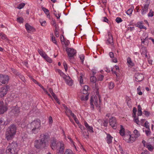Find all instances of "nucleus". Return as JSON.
<instances>
[{
	"instance_id": "1",
	"label": "nucleus",
	"mask_w": 154,
	"mask_h": 154,
	"mask_svg": "<svg viewBox=\"0 0 154 154\" xmlns=\"http://www.w3.org/2000/svg\"><path fill=\"white\" fill-rule=\"evenodd\" d=\"M41 122L39 119H36L28 124L26 127L27 131L30 134L38 133L41 129Z\"/></svg>"
},
{
	"instance_id": "2",
	"label": "nucleus",
	"mask_w": 154,
	"mask_h": 154,
	"mask_svg": "<svg viewBox=\"0 0 154 154\" xmlns=\"http://www.w3.org/2000/svg\"><path fill=\"white\" fill-rule=\"evenodd\" d=\"M17 127L15 125H11L8 128L5 133L6 138L8 140L12 139L15 134Z\"/></svg>"
},
{
	"instance_id": "3",
	"label": "nucleus",
	"mask_w": 154,
	"mask_h": 154,
	"mask_svg": "<svg viewBox=\"0 0 154 154\" xmlns=\"http://www.w3.org/2000/svg\"><path fill=\"white\" fill-rule=\"evenodd\" d=\"M16 146H17V144L13 143L9 144L7 148L6 154H18Z\"/></svg>"
},
{
	"instance_id": "4",
	"label": "nucleus",
	"mask_w": 154,
	"mask_h": 154,
	"mask_svg": "<svg viewBox=\"0 0 154 154\" xmlns=\"http://www.w3.org/2000/svg\"><path fill=\"white\" fill-rule=\"evenodd\" d=\"M98 98L99 99V101L97 100V98L96 97H94V100L93 99V97H91L90 100V104L91 106L93 108H94V105L93 104V101L94 102V103L96 106L97 107H100V98L99 95H98Z\"/></svg>"
},
{
	"instance_id": "5",
	"label": "nucleus",
	"mask_w": 154,
	"mask_h": 154,
	"mask_svg": "<svg viewBox=\"0 0 154 154\" xmlns=\"http://www.w3.org/2000/svg\"><path fill=\"white\" fill-rule=\"evenodd\" d=\"M35 146L37 149L46 148L48 146L47 144H45L40 140H36L35 141Z\"/></svg>"
},
{
	"instance_id": "6",
	"label": "nucleus",
	"mask_w": 154,
	"mask_h": 154,
	"mask_svg": "<svg viewBox=\"0 0 154 154\" xmlns=\"http://www.w3.org/2000/svg\"><path fill=\"white\" fill-rule=\"evenodd\" d=\"M66 51L70 59L73 57L76 53V51L74 49L66 47Z\"/></svg>"
},
{
	"instance_id": "7",
	"label": "nucleus",
	"mask_w": 154,
	"mask_h": 154,
	"mask_svg": "<svg viewBox=\"0 0 154 154\" xmlns=\"http://www.w3.org/2000/svg\"><path fill=\"white\" fill-rule=\"evenodd\" d=\"M64 148V143L62 141L57 142V146L55 149L57 151V152L63 153Z\"/></svg>"
},
{
	"instance_id": "8",
	"label": "nucleus",
	"mask_w": 154,
	"mask_h": 154,
	"mask_svg": "<svg viewBox=\"0 0 154 154\" xmlns=\"http://www.w3.org/2000/svg\"><path fill=\"white\" fill-rule=\"evenodd\" d=\"M8 80L9 78L8 75L0 74V85L8 83Z\"/></svg>"
},
{
	"instance_id": "9",
	"label": "nucleus",
	"mask_w": 154,
	"mask_h": 154,
	"mask_svg": "<svg viewBox=\"0 0 154 154\" xmlns=\"http://www.w3.org/2000/svg\"><path fill=\"white\" fill-rule=\"evenodd\" d=\"M9 88L8 86H6L0 89V97H3L7 94Z\"/></svg>"
},
{
	"instance_id": "10",
	"label": "nucleus",
	"mask_w": 154,
	"mask_h": 154,
	"mask_svg": "<svg viewBox=\"0 0 154 154\" xmlns=\"http://www.w3.org/2000/svg\"><path fill=\"white\" fill-rule=\"evenodd\" d=\"M49 136L48 134H41L40 136V140L43 143L47 144L46 143L48 141Z\"/></svg>"
},
{
	"instance_id": "11",
	"label": "nucleus",
	"mask_w": 154,
	"mask_h": 154,
	"mask_svg": "<svg viewBox=\"0 0 154 154\" xmlns=\"http://www.w3.org/2000/svg\"><path fill=\"white\" fill-rule=\"evenodd\" d=\"M110 125L114 129H116L117 127L116 120L115 117H112L109 119V121Z\"/></svg>"
},
{
	"instance_id": "12",
	"label": "nucleus",
	"mask_w": 154,
	"mask_h": 154,
	"mask_svg": "<svg viewBox=\"0 0 154 154\" xmlns=\"http://www.w3.org/2000/svg\"><path fill=\"white\" fill-rule=\"evenodd\" d=\"M135 80L137 82L142 81L144 77V75L142 74L136 73L134 75Z\"/></svg>"
},
{
	"instance_id": "13",
	"label": "nucleus",
	"mask_w": 154,
	"mask_h": 154,
	"mask_svg": "<svg viewBox=\"0 0 154 154\" xmlns=\"http://www.w3.org/2000/svg\"><path fill=\"white\" fill-rule=\"evenodd\" d=\"M11 112L15 116L18 115L20 113L19 108L17 106L13 107Z\"/></svg>"
},
{
	"instance_id": "14",
	"label": "nucleus",
	"mask_w": 154,
	"mask_h": 154,
	"mask_svg": "<svg viewBox=\"0 0 154 154\" xmlns=\"http://www.w3.org/2000/svg\"><path fill=\"white\" fill-rule=\"evenodd\" d=\"M51 149L53 150H55L57 146V142L56 140L53 137L51 141Z\"/></svg>"
},
{
	"instance_id": "15",
	"label": "nucleus",
	"mask_w": 154,
	"mask_h": 154,
	"mask_svg": "<svg viewBox=\"0 0 154 154\" xmlns=\"http://www.w3.org/2000/svg\"><path fill=\"white\" fill-rule=\"evenodd\" d=\"M108 39L106 43L107 44H110L111 45H113V40L112 35L110 32H108Z\"/></svg>"
},
{
	"instance_id": "16",
	"label": "nucleus",
	"mask_w": 154,
	"mask_h": 154,
	"mask_svg": "<svg viewBox=\"0 0 154 154\" xmlns=\"http://www.w3.org/2000/svg\"><path fill=\"white\" fill-rule=\"evenodd\" d=\"M25 26L26 29L28 32L30 33L35 31V29L33 27L28 23H26L25 25Z\"/></svg>"
},
{
	"instance_id": "17",
	"label": "nucleus",
	"mask_w": 154,
	"mask_h": 154,
	"mask_svg": "<svg viewBox=\"0 0 154 154\" xmlns=\"http://www.w3.org/2000/svg\"><path fill=\"white\" fill-rule=\"evenodd\" d=\"M149 5V4H146L144 5L143 7H142V10L141 13L143 15L146 14L148 12Z\"/></svg>"
},
{
	"instance_id": "18",
	"label": "nucleus",
	"mask_w": 154,
	"mask_h": 154,
	"mask_svg": "<svg viewBox=\"0 0 154 154\" xmlns=\"http://www.w3.org/2000/svg\"><path fill=\"white\" fill-rule=\"evenodd\" d=\"M7 110V108L6 106L2 104V102H0V114H3Z\"/></svg>"
},
{
	"instance_id": "19",
	"label": "nucleus",
	"mask_w": 154,
	"mask_h": 154,
	"mask_svg": "<svg viewBox=\"0 0 154 154\" xmlns=\"http://www.w3.org/2000/svg\"><path fill=\"white\" fill-rule=\"evenodd\" d=\"M84 125L87 130V131L90 133L94 132L92 127L89 125L87 122H85Z\"/></svg>"
},
{
	"instance_id": "20",
	"label": "nucleus",
	"mask_w": 154,
	"mask_h": 154,
	"mask_svg": "<svg viewBox=\"0 0 154 154\" xmlns=\"http://www.w3.org/2000/svg\"><path fill=\"white\" fill-rule=\"evenodd\" d=\"M113 137L109 134H107V136L106 137V140L107 143L109 144L112 142Z\"/></svg>"
},
{
	"instance_id": "21",
	"label": "nucleus",
	"mask_w": 154,
	"mask_h": 154,
	"mask_svg": "<svg viewBox=\"0 0 154 154\" xmlns=\"http://www.w3.org/2000/svg\"><path fill=\"white\" fill-rule=\"evenodd\" d=\"M65 80L66 84L69 85L71 86L72 85V81L69 76H68L67 78Z\"/></svg>"
},
{
	"instance_id": "22",
	"label": "nucleus",
	"mask_w": 154,
	"mask_h": 154,
	"mask_svg": "<svg viewBox=\"0 0 154 154\" xmlns=\"http://www.w3.org/2000/svg\"><path fill=\"white\" fill-rule=\"evenodd\" d=\"M140 51L142 55H144L146 57H147V56L146 54L147 50L146 48L142 47Z\"/></svg>"
},
{
	"instance_id": "23",
	"label": "nucleus",
	"mask_w": 154,
	"mask_h": 154,
	"mask_svg": "<svg viewBox=\"0 0 154 154\" xmlns=\"http://www.w3.org/2000/svg\"><path fill=\"white\" fill-rule=\"evenodd\" d=\"M88 90V87L87 85H85L83 90L81 91V92L82 94H87Z\"/></svg>"
},
{
	"instance_id": "24",
	"label": "nucleus",
	"mask_w": 154,
	"mask_h": 154,
	"mask_svg": "<svg viewBox=\"0 0 154 154\" xmlns=\"http://www.w3.org/2000/svg\"><path fill=\"white\" fill-rule=\"evenodd\" d=\"M123 136V139L125 140L127 143H130V141H129V140L130 138V135L125 134Z\"/></svg>"
},
{
	"instance_id": "25",
	"label": "nucleus",
	"mask_w": 154,
	"mask_h": 154,
	"mask_svg": "<svg viewBox=\"0 0 154 154\" xmlns=\"http://www.w3.org/2000/svg\"><path fill=\"white\" fill-rule=\"evenodd\" d=\"M120 128H121L119 132L121 136H123L125 134V129L122 125H120Z\"/></svg>"
},
{
	"instance_id": "26",
	"label": "nucleus",
	"mask_w": 154,
	"mask_h": 154,
	"mask_svg": "<svg viewBox=\"0 0 154 154\" xmlns=\"http://www.w3.org/2000/svg\"><path fill=\"white\" fill-rule=\"evenodd\" d=\"M38 51L40 55L43 58L47 55L42 49H38Z\"/></svg>"
},
{
	"instance_id": "27",
	"label": "nucleus",
	"mask_w": 154,
	"mask_h": 154,
	"mask_svg": "<svg viewBox=\"0 0 154 154\" xmlns=\"http://www.w3.org/2000/svg\"><path fill=\"white\" fill-rule=\"evenodd\" d=\"M85 130H83L82 131L83 136L85 138H88L89 137V134L88 132L85 131Z\"/></svg>"
},
{
	"instance_id": "28",
	"label": "nucleus",
	"mask_w": 154,
	"mask_h": 154,
	"mask_svg": "<svg viewBox=\"0 0 154 154\" xmlns=\"http://www.w3.org/2000/svg\"><path fill=\"white\" fill-rule=\"evenodd\" d=\"M133 133L135 135V137L136 138L139 137L140 135L139 131L137 129H135L133 131Z\"/></svg>"
},
{
	"instance_id": "29",
	"label": "nucleus",
	"mask_w": 154,
	"mask_h": 154,
	"mask_svg": "<svg viewBox=\"0 0 154 154\" xmlns=\"http://www.w3.org/2000/svg\"><path fill=\"white\" fill-rule=\"evenodd\" d=\"M66 112H67L66 115L69 117L68 115L69 114L72 117L75 115L72 112V111L69 109L68 108L66 110Z\"/></svg>"
},
{
	"instance_id": "30",
	"label": "nucleus",
	"mask_w": 154,
	"mask_h": 154,
	"mask_svg": "<svg viewBox=\"0 0 154 154\" xmlns=\"http://www.w3.org/2000/svg\"><path fill=\"white\" fill-rule=\"evenodd\" d=\"M145 36V35L143 34L142 35V37H141V40H143V41L142 42V43H144V42H146V41L148 40V38L147 36L146 37H144Z\"/></svg>"
},
{
	"instance_id": "31",
	"label": "nucleus",
	"mask_w": 154,
	"mask_h": 154,
	"mask_svg": "<svg viewBox=\"0 0 154 154\" xmlns=\"http://www.w3.org/2000/svg\"><path fill=\"white\" fill-rule=\"evenodd\" d=\"M127 62L129 64V65L131 66H133L134 65V63L132 62L131 58L130 57H128L127 58Z\"/></svg>"
},
{
	"instance_id": "32",
	"label": "nucleus",
	"mask_w": 154,
	"mask_h": 154,
	"mask_svg": "<svg viewBox=\"0 0 154 154\" xmlns=\"http://www.w3.org/2000/svg\"><path fill=\"white\" fill-rule=\"evenodd\" d=\"M44 58L46 60V61L49 63H51L52 62V59L50 57H48L47 55H45Z\"/></svg>"
},
{
	"instance_id": "33",
	"label": "nucleus",
	"mask_w": 154,
	"mask_h": 154,
	"mask_svg": "<svg viewBox=\"0 0 154 154\" xmlns=\"http://www.w3.org/2000/svg\"><path fill=\"white\" fill-rule=\"evenodd\" d=\"M114 85L113 83L112 82H109L108 84L109 88L110 89H112L114 87Z\"/></svg>"
},
{
	"instance_id": "34",
	"label": "nucleus",
	"mask_w": 154,
	"mask_h": 154,
	"mask_svg": "<svg viewBox=\"0 0 154 154\" xmlns=\"http://www.w3.org/2000/svg\"><path fill=\"white\" fill-rule=\"evenodd\" d=\"M24 19L21 17H18L17 18V21L20 23H22L23 22Z\"/></svg>"
},
{
	"instance_id": "35",
	"label": "nucleus",
	"mask_w": 154,
	"mask_h": 154,
	"mask_svg": "<svg viewBox=\"0 0 154 154\" xmlns=\"http://www.w3.org/2000/svg\"><path fill=\"white\" fill-rule=\"evenodd\" d=\"M146 146L150 151H152L153 149V147L151 145H147Z\"/></svg>"
},
{
	"instance_id": "36",
	"label": "nucleus",
	"mask_w": 154,
	"mask_h": 154,
	"mask_svg": "<svg viewBox=\"0 0 154 154\" xmlns=\"http://www.w3.org/2000/svg\"><path fill=\"white\" fill-rule=\"evenodd\" d=\"M42 10H43V11L47 15V16H48V15H49V11L48 9H47L44 7H42Z\"/></svg>"
},
{
	"instance_id": "37",
	"label": "nucleus",
	"mask_w": 154,
	"mask_h": 154,
	"mask_svg": "<svg viewBox=\"0 0 154 154\" xmlns=\"http://www.w3.org/2000/svg\"><path fill=\"white\" fill-rule=\"evenodd\" d=\"M17 75L20 79L23 81H24L25 79L24 77L19 72H17L16 73Z\"/></svg>"
},
{
	"instance_id": "38",
	"label": "nucleus",
	"mask_w": 154,
	"mask_h": 154,
	"mask_svg": "<svg viewBox=\"0 0 154 154\" xmlns=\"http://www.w3.org/2000/svg\"><path fill=\"white\" fill-rule=\"evenodd\" d=\"M88 95H86L85 97L84 96L81 97V100H87L88 99Z\"/></svg>"
},
{
	"instance_id": "39",
	"label": "nucleus",
	"mask_w": 154,
	"mask_h": 154,
	"mask_svg": "<svg viewBox=\"0 0 154 154\" xmlns=\"http://www.w3.org/2000/svg\"><path fill=\"white\" fill-rule=\"evenodd\" d=\"M64 154H74L72 151L70 149H67L65 151Z\"/></svg>"
},
{
	"instance_id": "40",
	"label": "nucleus",
	"mask_w": 154,
	"mask_h": 154,
	"mask_svg": "<svg viewBox=\"0 0 154 154\" xmlns=\"http://www.w3.org/2000/svg\"><path fill=\"white\" fill-rule=\"evenodd\" d=\"M90 81L91 82L94 83L96 81V79L94 76H92L90 78Z\"/></svg>"
},
{
	"instance_id": "41",
	"label": "nucleus",
	"mask_w": 154,
	"mask_h": 154,
	"mask_svg": "<svg viewBox=\"0 0 154 154\" xmlns=\"http://www.w3.org/2000/svg\"><path fill=\"white\" fill-rule=\"evenodd\" d=\"M25 5L24 3H21L18 5L17 8L18 9H20L24 7Z\"/></svg>"
},
{
	"instance_id": "42",
	"label": "nucleus",
	"mask_w": 154,
	"mask_h": 154,
	"mask_svg": "<svg viewBox=\"0 0 154 154\" xmlns=\"http://www.w3.org/2000/svg\"><path fill=\"white\" fill-rule=\"evenodd\" d=\"M0 37H1V38L3 40H8L6 35L5 34H1L0 35Z\"/></svg>"
},
{
	"instance_id": "43",
	"label": "nucleus",
	"mask_w": 154,
	"mask_h": 154,
	"mask_svg": "<svg viewBox=\"0 0 154 154\" xmlns=\"http://www.w3.org/2000/svg\"><path fill=\"white\" fill-rule=\"evenodd\" d=\"M153 11L152 9L150 10L149 13L148 14V16L149 17H152L153 15Z\"/></svg>"
},
{
	"instance_id": "44",
	"label": "nucleus",
	"mask_w": 154,
	"mask_h": 154,
	"mask_svg": "<svg viewBox=\"0 0 154 154\" xmlns=\"http://www.w3.org/2000/svg\"><path fill=\"white\" fill-rule=\"evenodd\" d=\"M133 11L132 9H129L127 11L126 14L128 15H130L131 14Z\"/></svg>"
},
{
	"instance_id": "45",
	"label": "nucleus",
	"mask_w": 154,
	"mask_h": 154,
	"mask_svg": "<svg viewBox=\"0 0 154 154\" xmlns=\"http://www.w3.org/2000/svg\"><path fill=\"white\" fill-rule=\"evenodd\" d=\"M116 21L117 23H119L122 22V20L120 17H117L116 19Z\"/></svg>"
},
{
	"instance_id": "46",
	"label": "nucleus",
	"mask_w": 154,
	"mask_h": 154,
	"mask_svg": "<svg viewBox=\"0 0 154 154\" xmlns=\"http://www.w3.org/2000/svg\"><path fill=\"white\" fill-rule=\"evenodd\" d=\"M143 114L147 117L149 116L150 115V113L148 111L144 110L143 111Z\"/></svg>"
},
{
	"instance_id": "47",
	"label": "nucleus",
	"mask_w": 154,
	"mask_h": 154,
	"mask_svg": "<svg viewBox=\"0 0 154 154\" xmlns=\"http://www.w3.org/2000/svg\"><path fill=\"white\" fill-rule=\"evenodd\" d=\"M145 133L147 136H149L151 134V131L150 130V129H148L147 130H146Z\"/></svg>"
},
{
	"instance_id": "48",
	"label": "nucleus",
	"mask_w": 154,
	"mask_h": 154,
	"mask_svg": "<svg viewBox=\"0 0 154 154\" xmlns=\"http://www.w3.org/2000/svg\"><path fill=\"white\" fill-rule=\"evenodd\" d=\"M79 58L81 60V62L82 63H83L85 57L83 55H81L79 56Z\"/></svg>"
},
{
	"instance_id": "49",
	"label": "nucleus",
	"mask_w": 154,
	"mask_h": 154,
	"mask_svg": "<svg viewBox=\"0 0 154 154\" xmlns=\"http://www.w3.org/2000/svg\"><path fill=\"white\" fill-rule=\"evenodd\" d=\"M61 41L62 42L63 41V40L61 38ZM63 42H64L66 46V47L69 45V40H67V41H64V40H63Z\"/></svg>"
},
{
	"instance_id": "50",
	"label": "nucleus",
	"mask_w": 154,
	"mask_h": 154,
	"mask_svg": "<svg viewBox=\"0 0 154 154\" xmlns=\"http://www.w3.org/2000/svg\"><path fill=\"white\" fill-rule=\"evenodd\" d=\"M68 138L69 140L70 141V142L71 143H72V144H73V146H74V147L76 149V146H75V145L74 144V143L73 142V141L72 140V139H71V138L69 136H68Z\"/></svg>"
},
{
	"instance_id": "51",
	"label": "nucleus",
	"mask_w": 154,
	"mask_h": 154,
	"mask_svg": "<svg viewBox=\"0 0 154 154\" xmlns=\"http://www.w3.org/2000/svg\"><path fill=\"white\" fill-rule=\"evenodd\" d=\"M131 99L129 98L127 102V104L128 106L130 107L131 106Z\"/></svg>"
},
{
	"instance_id": "52",
	"label": "nucleus",
	"mask_w": 154,
	"mask_h": 154,
	"mask_svg": "<svg viewBox=\"0 0 154 154\" xmlns=\"http://www.w3.org/2000/svg\"><path fill=\"white\" fill-rule=\"evenodd\" d=\"M130 141V143H131L133 142V141L135 140V138L134 137H132L131 135H130V138L129 139V140Z\"/></svg>"
},
{
	"instance_id": "53",
	"label": "nucleus",
	"mask_w": 154,
	"mask_h": 154,
	"mask_svg": "<svg viewBox=\"0 0 154 154\" xmlns=\"http://www.w3.org/2000/svg\"><path fill=\"white\" fill-rule=\"evenodd\" d=\"M63 65L64 67V68L65 69V71L66 72L67 70V64L65 62H64L63 63Z\"/></svg>"
},
{
	"instance_id": "54",
	"label": "nucleus",
	"mask_w": 154,
	"mask_h": 154,
	"mask_svg": "<svg viewBox=\"0 0 154 154\" xmlns=\"http://www.w3.org/2000/svg\"><path fill=\"white\" fill-rule=\"evenodd\" d=\"M72 117L74 118V120L75 121V122L77 124H79V121L77 118L76 117V116L74 115V116H72Z\"/></svg>"
},
{
	"instance_id": "55",
	"label": "nucleus",
	"mask_w": 154,
	"mask_h": 154,
	"mask_svg": "<svg viewBox=\"0 0 154 154\" xmlns=\"http://www.w3.org/2000/svg\"><path fill=\"white\" fill-rule=\"evenodd\" d=\"M149 123L147 121H146L145 123L144 126L146 128L149 129Z\"/></svg>"
},
{
	"instance_id": "56",
	"label": "nucleus",
	"mask_w": 154,
	"mask_h": 154,
	"mask_svg": "<svg viewBox=\"0 0 154 154\" xmlns=\"http://www.w3.org/2000/svg\"><path fill=\"white\" fill-rule=\"evenodd\" d=\"M79 127L82 130V131L83 130H85V127L82 125L81 124H79Z\"/></svg>"
},
{
	"instance_id": "57",
	"label": "nucleus",
	"mask_w": 154,
	"mask_h": 154,
	"mask_svg": "<svg viewBox=\"0 0 154 154\" xmlns=\"http://www.w3.org/2000/svg\"><path fill=\"white\" fill-rule=\"evenodd\" d=\"M43 90L44 92L51 98H52L51 96V95L50 94H49L47 90L44 88Z\"/></svg>"
},
{
	"instance_id": "58",
	"label": "nucleus",
	"mask_w": 154,
	"mask_h": 154,
	"mask_svg": "<svg viewBox=\"0 0 154 154\" xmlns=\"http://www.w3.org/2000/svg\"><path fill=\"white\" fill-rule=\"evenodd\" d=\"M103 75H99L98 79L99 80L102 81L103 78Z\"/></svg>"
},
{
	"instance_id": "59",
	"label": "nucleus",
	"mask_w": 154,
	"mask_h": 154,
	"mask_svg": "<svg viewBox=\"0 0 154 154\" xmlns=\"http://www.w3.org/2000/svg\"><path fill=\"white\" fill-rule=\"evenodd\" d=\"M49 122L50 124H51L53 122V119L51 116H50L49 118Z\"/></svg>"
},
{
	"instance_id": "60",
	"label": "nucleus",
	"mask_w": 154,
	"mask_h": 154,
	"mask_svg": "<svg viewBox=\"0 0 154 154\" xmlns=\"http://www.w3.org/2000/svg\"><path fill=\"white\" fill-rule=\"evenodd\" d=\"M54 14L55 16V17L57 18V19H58L60 18V14H56L54 13Z\"/></svg>"
},
{
	"instance_id": "61",
	"label": "nucleus",
	"mask_w": 154,
	"mask_h": 154,
	"mask_svg": "<svg viewBox=\"0 0 154 154\" xmlns=\"http://www.w3.org/2000/svg\"><path fill=\"white\" fill-rule=\"evenodd\" d=\"M51 39L53 43L56 44V41L55 40V37L54 36H52Z\"/></svg>"
},
{
	"instance_id": "62",
	"label": "nucleus",
	"mask_w": 154,
	"mask_h": 154,
	"mask_svg": "<svg viewBox=\"0 0 154 154\" xmlns=\"http://www.w3.org/2000/svg\"><path fill=\"white\" fill-rule=\"evenodd\" d=\"M79 81L81 84H83V79L82 78V77L81 76L79 77Z\"/></svg>"
},
{
	"instance_id": "63",
	"label": "nucleus",
	"mask_w": 154,
	"mask_h": 154,
	"mask_svg": "<svg viewBox=\"0 0 154 154\" xmlns=\"http://www.w3.org/2000/svg\"><path fill=\"white\" fill-rule=\"evenodd\" d=\"M137 111V109L136 107H134L133 109V112L134 115H136Z\"/></svg>"
},
{
	"instance_id": "64",
	"label": "nucleus",
	"mask_w": 154,
	"mask_h": 154,
	"mask_svg": "<svg viewBox=\"0 0 154 154\" xmlns=\"http://www.w3.org/2000/svg\"><path fill=\"white\" fill-rule=\"evenodd\" d=\"M109 55L111 58H113L114 56L113 53L112 52H110L109 53Z\"/></svg>"
}]
</instances>
